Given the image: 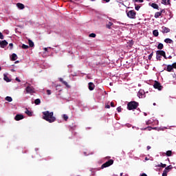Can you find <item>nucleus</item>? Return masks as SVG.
Segmentation results:
<instances>
[{"instance_id":"obj_47","label":"nucleus","mask_w":176,"mask_h":176,"mask_svg":"<svg viewBox=\"0 0 176 176\" xmlns=\"http://www.w3.org/2000/svg\"><path fill=\"white\" fill-rule=\"evenodd\" d=\"M162 57H164L166 60H167V56H166V52L162 55Z\"/></svg>"},{"instance_id":"obj_64","label":"nucleus","mask_w":176,"mask_h":176,"mask_svg":"<svg viewBox=\"0 0 176 176\" xmlns=\"http://www.w3.org/2000/svg\"><path fill=\"white\" fill-rule=\"evenodd\" d=\"M146 124H148V122H146Z\"/></svg>"},{"instance_id":"obj_52","label":"nucleus","mask_w":176,"mask_h":176,"mask_svg":"<svg viewBox=\"0 0 176 176\" xmlns=\"http://www.w3.org/2000/svg\"><path fill=\"white\" fill-rule=\"evenodd\" d=\"M168 58H169L170 60H171V59L173 58V56H169L168 57Z\"/></svg>"},{"instance_id":"obj_40","label":"nucleus","mask_w":176,"mask_h":176,"mask_svg":"<svg viewBox=\"0 0 176 176\" xmlns=\"http://www.w3.org/2000/svg\"><path fill=\"white\" fill-rule=\"evenodd\" d=\"M63 119H64L65 120H68V116L64 114V115H63Z\"/></svg>"},{"instance_id":"obj_13","label":"nucleus","mask_w":176,"mask_h":176,"mask_svg":"<svg viewBox=\"0 0 176 176\" xmlns=\"http://www.w3.org/2000/svg\"><path fill=\"white\" fill-rule=\"evenodd\" d=\"M150 6H151V8H153V9H157V10H159V6L155 3H152L151 4L149 3Z\"/></svg>"},{"instance_id":"obj_55","label":"nucleus","mask_w":176,"mask_h":176,"mask_svg":"<svg viewBox=\"0 0 176 176\" xmlns=\"http://www.w3.org/2000/svg\"><path fill=\"white\" fill-rule=\"evenodd\" d=\"M44 50H45V52H47V47H45V48H44Z\"/></svg>"},{"instance_id":"obj_39","label":"nucleus","mask_w":176,"mask_h":176,"mask_svg":"<svg viewBox=\"0 0 176 176\" xmlns=\"http://www.w3.org/2000/svg\"><path fill=\"white\" fill-rule=\"evenodd\" d=\"M133 2H140V3H142V2H144V0H133Z\"/></svg>"},{"instance_id":"obj_61","label":"nucleus","mask_w":176,"mask_h":176,"mask_svg":"<svg viewBox=\"0 0 176 176\" xmlns=\"http://www.w3.org/2000/svg\"><path fill=\"white\" fill-rule=\"evenodd\" d=\"M12 72H14V69H12Z\"/></svg>"},{"instance_id":"obj_43","label":"nucleus","mask_w":176,"mask_h":176,"mask_svg":"<svg viewBox=\"0 0 176 176\" xmlns=\"http://www.w3.org/2000/svg\"><path fill=\"white\" fill-rule=\"evenodd\" d=\"M4 36L2 32H0V39H3Z\"/></svg>"},{"instance_id":"obj_36","label":"nucleus","mask_w":176,"mask_h":176,"mask_svg":"<svg viewBox=\"0 0 176 176\" xmlns=\"http://www.w3.org/2000/svg\"><path fill=\"white\" fill-rule=\"evenodd\" d=\"M28 47H29L27 45H25V44L22 45V49L27 50V49H28Z\"/></svg>"},{"instance_id":"obj_42","label":"nucleus","mask_w":176,"mask_h":176,"mask_svg":"<svg viewBox=\"0 0 176 176\" xmlns=\"http://www.w3.org/2000/svg\"><path fill=\"white\" fill-rule=\"evenodd\" d=\"M9 46H10V50H12V49H13V43H10L9 44Z\"/></svg>"},{"instance_id":"obj_60","label":"nucleus","mask_w":176,"mask_h":176,"mask_svg":"<svg viewBox=\"0 0 176 176\" xmlns=\"http://www.w3.org/2000/svg\"><path fill=\"white\" fill-rule=\"evenodd\" d=\"M1 69H2V67H0V71H1Z\"/></svg>"},{"instance_id":"obj_34","label":"nucleus","mask_w":176,"mask_h":176,"mask_svg":"<svg viewBox=\"0 0 176 176\" xmlns=\"http://www.w3.org/2000/svg\"><path fill=\"white\" fill-rule=\"evenodd\" d=\"M165 168H166V170H168L169 171H171V170H173V166L169 165L167 167H165Z\"/></svg>"},{"instance_id":"obj_41","label":"nucleus","mask_w":176,"mask_h":176,"mask_svg":"<svg viewBox=\"0 0 176 176\" xmlns=\"http://www.w3.org/2000/svg\"><path fill=\"white\" fill-rule=\"evenodd\" d=\"M47 94L48 96H50V94H52V91H50V89H47Z\"/></svg>"},{"instance_id":"obj_45","label":"nucleus","mask_w":176,"mask_h":176,"mask_svg":"<svg viewBox=\"0 0 176 176\" xmlns=\"http://www.w3.org/2000/svg\"><path fill=\"white\" fill-rule=\"evenodd\" d=\"M172 67L176 69V63H173Z\"/></svg>"},{"instance_id":"obj_28","label":"nucleus","mask_w":176,"mask_h":176,"mask_svg":"<svg viewBox=\"0 0 176 176\" xmlns=\"http://www.w3.org/2000/svg\"><path fill=\"white\" fill-rule=\"evenodd\" d=\"M164 42H165V43H173V40H171V38H166L165 40H164Z\"/></svg>"},{"instance_id":"obj_56","label":"nucleus","mask_w":176,"mask_h":176,"mask_svg":"<svg viewBox=\"0 0 176 176\" xmlns=\"http://www.w3.org/2000/svg\"><path fill=\"white\" fill-rule=\"evenodd\" d=\"M103 1H104V2H109V1L111 0H103Z\"/></svg>"},{"instance_id":"obj_33","label":"nucleus","mask_w":176,"mask_h":176,"mask_svg":"<svg viewBox=\"0 0 176 176\" xmlns=\"http://www.w3.org/2000/svg\"><path fill=\"white\" fill-rule=\"evenodd\" d=\"M166 156H171L173 155V151H166Z\"/></svg>"},{"instance_id":"obj_30","label":"nucleus","mask_w":176,"mask_h":176,"mask_svg":"<svg viewBox=\"0 0 176 176\" xmlns=\"http://www.w3.org/2000/svg\"><path fill=\"white\" fill-rule=\"evenodd\" d=\"M3 79L4 80H6V82H10V79L9 78V77H8L6 74H4Z\"/></svg>"},{"instance_id":"obj_48","label":"nucleus","mask_w":176,"mask_h":176,"mask_svg":"<svg viewBox=\"0 0 176 176\" xmlns=\"http://www.w3.org/2000/svg\"><path fill=\"white\" fill-rule=\"evenodd\" d=\"M111 107H112L113 108L115 107V103H113V102H111Z\"/></svg>"},{"instance_id":"obj_53","label":"nucleus","mask_w":176,"mask_h":176,"mask_svg":"<svg viewBox=\"0 0 176 176\" xmlns=\"http://www.w3.org/2000/svg\"><path fill=\"white\" fill-rule=\"evenodd\" d=\"M164 10H161V11L160 12V13H161V14H162V13H164Z\"/></svg>"},{"instance_id":"obj_44","label":"nucleus","mask_w":176,"mask_h":176,"mask_svg":"<svg viewBox=\"0 0 176 176\" xmlns=\"http://www.w3.org/2000/svg\"><path fill=\"white\" fill-rule=\"evenodd\" d=\"M118 112H122V107H119L117 108Z\"/></svg>"},{"instance_id":"obj_11","label":"nucleus","mask_w":176,"mask_h":176,"mask_svg":"<svg viewBox=\"0 0 176 176\" xmlns=\"http://www.w3.org/2000/svg\"><path fill=\"white\" fill-rule=\"evenodd\" d=\"M162 32H163V34H167L170 32V29L168 28L163 26Z\"/></svg>"},{"instance_id":"obj_59","label":"nucleus","mask_w":176,"mask_h":176,"mask_svg":"<svg viewBox=\"0 0 176 176\" xmlns=\"http://www.w3.org/2000/svg\"><path fill=\"white\" fill-rule=\"evenodd\" d=\"M145 160H148V157H146V158H145Z\"/></svg>"},{"instance_id":"obj_51","label":"nucleus","mask_w":176,"mask_h":176,"mask_svg":"<svg viewBox=\"0 0 176 176\" xmlns=\"http://www.w3.org/2000/svg\"><path fill=\"white\" fill-rule=\"evenodd\" d=\"M141 176H148L146 173H142Z\"/></svg>"},{"instance_id":"obj_35","label":"nucleus","mask_w":176,"mask_h":176,"mask_svg":"<svg viewBox=\"0 0 176 176\" xmlns=\"http://www.w3.org/2000/svg\"><path fill=\"white\" fill-rule=\"evenodd\" d=\"M96 34L95 33H91L89 34L90 38H96Z\"/></svg>"},{"instance_id":"obj_38","label":"nucleus","mask_w":176,"mask_h":176,"mask_svg":"<svg viewBox=\"0 0 176 176\" xmlns=\"http://www.w3.org/2000/svg\"><path fill=\"white\" fill-rule=\"evenodd\" d=\"M152 57H153V52H152L148 56V60H152Z\"/></svg>"},{"instance_id":"obj_3","label":"nucleus","mask_w":176,"mask_h":176,"mask_svg":"<svg viewBox=\"0 0 176 176\" xmlns=\"http://www.w3.org/2000/svg\"><path fill=\"white\" fill-rule=\"evenodd\" d=\"M137 12L135 10H130L126 12V15L129 19H135Z\"/></svg>"},{"instance_id":"obj_25","label":"nucleus","mask_w":176,"mask_h":176,"mask_svg":"<svg viewBox=\"0 0 176 176\" xmlns=\"http://www.w3.org/2000/svg\"><path fill=\"white\" fill-rule=\"evenodd\" d=\"M6 101H8V102H12L13 101V99L10 96H7L5 98Z\"/></svg>"},{"instance_id":"obj_15","label":"nucleus","mask_w":176,"mask_h":176,"mask_svg":"<svg viewBox=\"0 0 176 176\" xmlns=\"http://www.w3.org/2000/svg\"><path fill=\"white\" fill-rule=\"evenodd\" d=\"M17 60V54H12L11 56V61H16Z\"/></svg>"},{"instance_id":"obj_23","label":"nucleus","mask_w":176,"mask_h":176,"mask_svg":"<svg viewBox=\"0 0 176 176\" xmlns=\"http://www.w3.org/2000/svg\"><path fill=\"white\" fill-rule=\"evenodd\" d=\"M168 173H170V170L168 169L166 170V168L163 171L162 176H167Z\"/></svg>"},{"instance_id":"obj_31","label":"nucleus","mask_w":176,"mask_h":176,"mask_svg":"<svg viewBox=\"0 0 176 176\" xmlns=\"http://www.w3.org/2000/svg\"><path fill=\"white\" fill-rule=\"evenodd\" d=\"M34 104H35L36 105H39V104H41V99H39V98L36 99V100H34Z\"/></svg>"},{"instance_id":"obj_24","label":"nucleus","mask_w":176,"mask_h":176,"mask_svg":"<svg viewBox=\"0 0 176 176\" xmlns=\"http://www.w3.org/2000/svg\"><path fill=\"white\" fill-rule=\"evenodd\" d=\"M157 47V49H159V50H162V49H163V47H164V45H163V43H160L158 44Z\"/></svg>"},{"instance_id":"obj_18","label":"nucleus","mask_w":176,"mask_h":176,"mask_svg":"<svg viewBox=\"0 0 176 176\" xmlns=\"http://www.w3.org/2000/svg\"><path fill=\"white\" fill-rule=\"evenodd\" d=\"M25 113H26L28 116H32V112L28 110V108L25 109Z\"/></svg>"},{"instance_id":"obj_26","label":"nucleus","mask_w":176,"mask_h":176,"mask_svg":"<svg viewBox=\"0 0 176 176\" xmlns=\"http://www.w3.org/2000/svg\"><path fill=\"white\" fill-rule=\"evenodd\" d=\"M153 34L154 35V36H159V31H157V30H153Z\"/></svg>"},{"instance_id":"obj_50","label":"nucleus","mask_w":176,"mask_h":176,"mask_svg":"<svg viewBox=\"0 0 176 176\" xmlns=\"http://www.w3.org/2000/svg\"><path fill=\"white\" fill-rule=\"evenodd\" d=\"M151 149V146H147V151H149Z\"/></svg>"},{"instance_id":"obj_62","label":"nucleus","mask_w":176,"mask_h":176,"mask_svg":"<svg viewBox=\"0 0 176 176\" xmlns=\"http://www.w3.org/2000/svg\"><path fill=\"white\" fill-rule=\"evenodd\" d=\"M153 105H154V106L156 105V103H153Z\"/></svg>"},{"instance_id":"obj_7","label":"nucleus","mask_w":176,"mask_h":176,"mask_svg":"<svg viewBox=\"0 0 176 176\" xmlns=\"http://www.w3.org/2000/svg\"><path fill=\"white\" fill-rule=\"evenodd\" d=\"M8 45V41H6V40H3V41H1L0 40V47H1V49H5L6 47H7Z\"/></svg>"},{"instance_id":"obj_10","label":"nucleus","mask_w":176,"mask_h":176,"mask_svg":"<svg viewBox=\"0 0 176 176\" xmlns=\"http://www.w3.org/2000/svg\"><path fill=\"white\" fill-rule=\"evenodd\" d=\"M144 94H145V92L144 91V90L140 89L138 91V96L139 98H143Z\"/></svg>"},{"instance_id":"obj_32","label":"nucleus","mask_w":176,"mask_h":176,"mask_svg":"<svg viewBox=\"0 0 176 176\" xmlns=\"http://www.w3.org/2000/svg\"><path fill=\"white\" fill-rule=\"evenodd\" d=\"M156 58L157 61H162V56L159 54H156Z\"/></svg>"},{"instance_id":"obj_4","label":"nucleus","mask_w":176,"mask_h":176,"mask_svg":"<svg viewBox=\"0 0 176 176\" xmlns=\"http://www.w3.org/2000/svg\"><path fill=\"white\" fill-rule=\"evenodd\" d=\"M112 164H113V160H109L101 166V168H107V167H109Z\"/></svg>"},{"instance_id":"obj_5","label":"nucleus","mask_w":176,"mask_h":176,"mask_svg":"<svg viewBox=\"0 0 176 176\" xmlns=\"http://www.w3.org/2000/svg\"><path fill=\"white\" fill-rule=\"evenodd\" d=\"M25 91H26V93L29 94H32V93H35V89L34 88V87L30 85L28 86L25 88Z\"/></svg>"},{"instance_id":"obj_46","label":"nucleus","mask_w":176,"mask_h":176,"mask_svg":"<svg viewBox=\"0 0 176 176\" xmlns=\"http://www.w3.org/2000/svg\"><path fill=\"white\" fill-rule=\"evenodd\" d=\"M105 108H107V109H109V108H111V106L109 104H106Z\"/></svg>"},{"instance_id":"obj_17","label":"nucleus","mask_w":176,"mask_h":176,"mask_svg":"<svg viewBox=\"0 0 176 176\" xmlns=\"http://www.w3.org/2000/svg\"><path fill=\"white\" fill-rule=\"evenodd\" d=\"M16 6H17V8H19V9H21V10H23L25 8L24 4H23L21 3H16Z\"/></svg>"},{"instance_id":"obj_29","label":"nucleus","mask_w":176,"mask_h":176,"mask_svg":"<svg viewBox=\"0 0 176 176\" xmlns=\"http://www.w3.org/2000/svg\"><path fill=\"white\" fill-rule=\"evenodd\" d=\"M28 43H29L30 47H34V43L32 42V40H28Z\"/></svg>"},{"instance_id":"obj_37","label":"nucleus","mask_w":176,"mask_h":176,"mask_svg":"<svg viewBox=\"0 0 176 176\" xmlns=\"http://www.w3.org/2000/svg\"><path fill=\"white\" fill-rule=\"evenodd\" d=\"M135 10H140V9H141L140 6H138V5H135Z\"/></svg>"},{"instance_id":"obj_57","label":"nucleus","mask_w":176,"mask_h":176,"mask_svg":"<svg viewBox=\"0 0 176 176\" xmlns=\"http://www.w3.org/2000/svg\"><path fill=\"white\" fill-rule=\"evenodd\" d=\"M144 116H147L148 114L146 113H144Z\"/></svg>"},{"instance_id":"obj_14","label":"nucleus","mask_w":176,"mask_h":176,"mask_svg":"<svg viewBox=\"0 0 176 176\" xmlns=\"http://www.w3.org/2000/svg\"><path fill=\"white\" fill-rule=\"evenodd\" d=\"M166 53V52H164V51H163V50H157V52H156V54H158V55H160V56H164V54Z\"/></svg>"},{"instance_id":"obj_21","label":"nucleus","mask_w":176,"mask_h":176,"mask_svg":"<svg viewBox=\"0 0 176 176\" xmlns=\"http://www.w3.org/2000/svg\"><path fill=\"white\" fill-rule=\"evenodd\" d=\"M112 25H113V23L109 21L108 23L106 25V27L109 30H111V27H112Z\"/></svg>"},{"instance_id":"obj_22","label":"nucleus","mask_w":176,"mask_h":176,"mask_svg":"<svg viewBox=\"0 0 176 176\" xmlns=\"http://www.w3.org/2000/svg\"><path fill=\"white\" fill-rule=\"evenodd\" d=\"M166 166L167 165L163 163H160V164L156 166V167H162V168H166Z\"/></svg>"},{"instance_id":"obj_6","label":"nucleus","mask_w":176,"mask_h":176,"mask_svg":"<svg viewBox=\"0 0 176 176\" xmlns=\"http://www.w3.org/2000/svg\"><path fill=\"white\" fill-rule=\"evenodd\" d=\"M154 89H157V90H162L163 89V87L160 84V82L157 81H155L154 85H153Z\"/></svg>"},{"instance_id":"obj_20","label":"nucleus","mask_w":176,"mask_h":176,"mask_svg":"<svg viewBox=\"0 0 176 176\" xmlns=\"http://www.w3.org/2000/svg\"><path fill=\"white\" fill-rule=\"evenodd\" d=\"M160 16H162V12H157L155 13L154 17H155V19H159V17H160Z\"/></svg>"},{"instance_id":"obj_19","label":"nucleus","mask_w":176,"mask_h":176,"mask_svg":"<svg viewBox=\"0 0 176 176\" xmlns=\"http://www.w3.org/2000/svg\"><path fill=\"white\" fill-rule=\"evenodd\" d=\"M162 3L163 5H171V3H170V0H162Z\"/></svg>"},{"instance_id":"obj_8","label":"nucleus","mask_w":176,"mask_h":176,"mask_svg":"<svg viewBox=\"0 0 176 176\" xmlns=\"http://www.w3.org/2000/svg\"><path fill=\"white\" fill-rule=\"evenodd\" d=\"M22 119H24V116L22 114H16L14 117V120L19 122V120H22Z\"/></svg>"},{"instance_id":"obj_58","label":"nucleus","mask_w":176,"mask_h":176,"mask_svg":"<svg viewBox=\"0 0 176 176\" xmlns=\"http://www.w3.org/2000/svg\"><path fill=\"white\" fill-rule=\"evenodd\" d=\"M19 63V60L15 61V64H17Z\"/></svg>"},{"instance_id":"obj_9","label":"nucleus","mask_w":176,"mask_h":176,"mask_svg":"<svg viewBox=\"0 0 176 176\" xmlns=\"http://www.w3.org/2000/svg\"><path fill=\"white\" fill-rule=\"evenodd\" d=\"M95 87H96V85H94V83H93V82L88 83V89L91 91H92V90H94Z\"/></svg>"},{"instance_id":"obj_49","label":"nucleus","mask_w":176,"mask_h":176,"mask_svg":"<svg viewBox=\"0 0 176 176\" xmlns=\"http://www.w3.org/2000/svg\"><path fill=\"white\" fill-rule=\"evenodd\" d=\"M15 80H16V82H21V80L17 77L15 78Z\"/></svg>"},{"instance_id":"obj_63","label":"nucleus","mask_w":176,"mask_h":176,"mask_svg":"<svg viewBox=\"0 0 176 176\" xmlns=\"http://www.w3.org/2000/svg\"><path fill=\"white\" fill-rule=\"evenodd\" d=\"M125 176H129V175H125Z\"/></svg>"},{"instance_id":"obj_27","label":"nucleus","mask_w":176,"mask_h":176,"mask_svg":"<svg viewBox=\"0 0 176 176\" xmlns=\"http://www.w3.org/2000/svg\"><path fill=\"white\" fill-rule=\"evenodd\" d=\"M155 128H152L151 126H147L146 128L144 129H141V130H148V131H151V130H154Z\"/></svg>"},{"instance_id":"obj_2","label":"nucleus","mask_w":176,"mask_h":176,"mask_svg":"<svg viewBox=\"0 0 176 176\" xmlns=\"http://www.w3.org/2000/svg\"><path fill=\"white\" fill-rule=\"evenodd\" d=\"M138 105H140L138 102H135V101L129 102L127 104V109H129V111H133L134 109H137V108H138Z\"/></svg>"},{"instance_id":"obj_16","label":"nucleus","mask_w":176,"mask_h":176,"mask_svg":"<svg viewBox=\"0 0 176 176\" xmlns=\"http://www.w3.org/2000/svg\"><path fill=\"white\" fill-rule=\"evenodd\" d=\"M173 69H174V67H173V65H168L167 66L166 71H167L168 72H171V71H173Z\"/></svg>"},{"instance_id":"obj_1","label":"nucleus","mask_w":176,"mask_h":176,"mask_svg":"<svg viewBox=\"0 0 176 176\" xmlns=\"http://www.w3.org/2000/svg\"><path fill=\"white\" fill-rule=\"evenodd\" d=\"M43 119L48 122V123H53L56 122V117H54V113L53 111H43Z\"/></svg>"},{"instance_id":"obj_12","label":"nucleus","mask_w":176,"mask_h":176,"mask_svg":"<svg viewBox=\"0 0 176 176\" xmlns=\"http://www.w3.org/2000/svg\"><path fill=\"white\" fill-rule=\"evenodd\" d=\"M59 80H60L63 85H65V86H66V87H70V86L68 85V82H67V81H65L63 78H59Z\"/></svg>"},{"instance_id":"obj_54","label":"nucleus","mask_w":176,"mask_h":176,"mask_svg":"<svg viewBox=\"0 0 176 176\" xmlns=\"http://www.w3.org/2000/svg\"><path fill=\"white\" fill-rule=\"evenodd\" d=\"M58 87H60V86H58V85H57V86L56 87V90H58Z\"/></svg>"}]
</instances>
